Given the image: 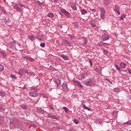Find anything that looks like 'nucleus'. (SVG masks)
<instances>
[{
  "mask_svg": "<svg viewBox=\"0 0 131 131\" xmlns=\"http://www.w3.org/2000/svg\"><path fill=\"white\" fill-rule=\"evenodd\" d=\"M37 89H36V88H32L31 91L29 93L30 96H31V97H37Z\"/></svg>",
  "mask_w": 131,
  "mask_h": 131,
  "instance_id": "f257e3e1",
  "label": "nucleus"
},
{
  "mask_svg": "<svg viewBox=\"0 0 131 131\" xmlns=\"http://www.w3.org/2000/svg\"><path fill=\"white\" fill-rule=\"evenodd\" d=\"M22 123L20 120H17L16 123H13L14 128H20L21 127Z\"/></svg>",
  "mask_w": 131,
  "mask_h": 131,
  "instance_id": "f03ea898",
  "label": "nucleus"
},
{
  "mask_svg": "<svg viewBox=\"0 0 131 131\" xmlns=\"http://www.w3.org/2000/svg\"><path fill=\"white\" fill-rule=\"evenodd\" d=\"M101 14H100V17L102 20H104L105 19V8L103 7H102L101 8Z\"/></svg>",
  "mask_w": 131,
  "mask_h": 131,
  "instance_id": "7ed1b4c3",
  "label": "nucleus"
},
{
  "mask_svg": "<svg viewBox=\"0 0 131 131\" xmlns=\"http://www.w3.org/2000/svg\"><path fill=\"white\" fill-rule=\"evenodd\" d=\"M62 45L64 47H71V43H70L69 41H67V40H63L62 41Z\"/></svg>",
  "mask_w": 131,
  "mask_h": 131,
  "instance_id": "20e7f679",
  "label": "nucleus"
},
{
  "mask_svg": "<svg viewBox=\"0 0 131 131\" xmlns=\"http://www.w3.org/2000/svg\"><path fill=\"white\" fill-rule=\"evenodd\" d=\"M85 82L86 85H89V86H91L93 85V81L91 79H86Z\"/></svg>",
  "mask_w": 131,
  "mask_h": 131,
  "instance_id": "39448f33",
  "label": "nucleus"
},
{
  "mask_svg": "<svg viewBox=\"0 0 131 131\" xmlns=\"http://www.w3.org/2000/svg\"><path fill=\"white\" fill-rule=\"evenodd\" d=\"M61 13H62V14H64V15H66L67 17H70V13H69V12H68L67 11L65 10L64 9H61Z\"/></svg>",
  "mask_w": 131,
  "mask_h": 131,
  "instance_id": "423d86ee",
  "label": "nucleus"
},
{
  "mask_svg": "<svg viewBox=\"0 0 131 131\" xmlns=\"http://www.w3.org/2000/svg\"><path fill=\"white\" fill-rule=\"evenodd\" d=\"M13 9H15V10H17L18 12H21L22 11V8L19 7V5L18 4H15L14 7Z\"/></svg>",
  "mask_w": 131,
  "mask_h": 131,
  "instance_id": "0eeeda50",
  "label": "nucleus"
},
{
  "mask_svg": "<svg viewBox=\"0 0 131 131\" xmlns=\"http://www.w3.org/2000/svg\"><path fill=\"white\" fill-rule=\"evenodd\" d=\"M102 38L103 40H108L109 39V36L106 34H103L102 36Z\"/></svg>",
  "mask_w": 131,
  "mask_h": 131,
  "instance_id": "6e6552de",
  "label": "nucleus"
},
{
  "mask_svg": "<svg viewBox=\"0 0 131 131\" xmlns=\"http://www.w3.org/2000/svg\"><path fill=\"white\" fill-rule=\"evenodd\" d=\"M48 117H49V118H51V119H57V116L55 115H53L48 114Z\"/></svg>",
  "mask_w": 131,
  "mask_h": 131,
  "instance_id": "1a4fd4ad",
  "label": "nucleus"
},
{
  "mask_svg": "<svg viewBox=\"0 0 131 131\" xmlns=\"http://www.w3.org/2000/svg\"><path fill=\"white\" fill-rule=\"evenodd\" d=\"M110 3H111V0H104L103 1V4L104 6H106V7H108L109 5H110Z\"/></svg>",
  "mask_w": 131,
  "mask_h": 131,
  "instance_id": "9d476101",
  "label": "nucleus"
},
{
  "mask_svg": "<svg viewBox=\"0 0 131 131\" xmlns=\"http://www.w3.org/2000/svg\"><path fill=\"white\" fill-rule=\"evenodd\" d=\"M90 23H91V25L92 26V27L94 28V29H96L97 27H96V21H95V20H92L90 21Z\"/></svg>",
  "mask_w": 131,
  "mask_h": 131,
  "instance_id": "9b49d317",
  "label": "nucleus"
},
{
  "mask_svg": "<svg viewBox=\"0 0 131 131\" xmlns=\"http://www.w3.org/2000/svg\"><path fill=\"white\" fill-rule=\"evenodd\" d=\"M120 67L121 69H125V68L126 67V64L124 62H121L120 64Z\"/></svg>",
  "mask_w": 131,
  "mask_h": 131,
  "instance_id": "f8f14e48",
  "label": "nucleus"
},
{
  "mask_svg": "<svg viewBox=\"0 0 131 131\" xmlns=\"http://www.w3.org/2000/svg\"><path fill=\"white\" fill-rule=\"evenodd\" d=\"M114 10L117 12L119 15H120V12H119V7L117 6V5L114 8Z\"/></svg>",
  "mask_w": 131,
  "mask_h": 131,
  "instance_id": "ddd939ff",
  "label": "nucleus"
},
{
  "mask_svg": "<svg viewBox=\"0 0 131 131\" xmlns=\"http://www.w3.org/2000/svg\"><path fill=\"white\" fill-rule=\"evenodd\" d=\"M71 6L72 9H73V10L74 11H76V10H77V8L76 7V5H75V4H74L73 3H71Z\"/></svg>",
  "mask_w": 131,
  "mask_h": 131,
  "instance_id": "4468645a",
  "label": "nucleus"
},
{
  "mask_svg": "<svg viewBox=\"0 0 131 131\" xmlns=\"http://www.w3.org/2000/svg\"><path fill=\"white\" fill-rule=\"evenodd\" d=\"M55 83L57 84V86L61 85V80L59 79H57L55 81Z\"/></svg>",
  "mask_w": 131,
  "mask_h": 131,
  "instance_id": "2eb2a0df",
  "label": "nucleus"
},
{
  "mask_svg": "<svg viewBox=\"0 0 131 131\" xmlns=\"http://www.w3.org/2000/svg\"><path fill=\"white\" fill-rule=\"evenodd\" d=\"M36 38H37V39H38L39 40H43V35L42 34L40 36H37Z\"/></svg>",
  "mask_w": 131,
  "mask_h": 131,
  "instance_id": "dca6fc26",
  "label": "nucleus"
},
{
  "mask_svg": "<svg viewBox=\"0 0 131 131\" xmlns=\"http://www.w3.org/2000/svg\"><path fill=\"white\" fill-rule=\"evenodd\" d=\"M28 37L30 40H33L35 38V36L34 35H29Z\"/></svg>",
  "mask_w": 131,
  "mask_h": 131,
  "instance_id": "f3484780",
  "label": "nucleus"
},
{
  "mask_svg": "<svg viewBox=\"0 0 131 131\" xmlns=\"http://www.w3.org/2000/svg\"><path fill=\"white\" fill-rule=\"evenodd\" d=\"M82 107L84 108V109H85L86 110H88V111H92V109H91V108L85 106V105L83 104L82 105Z\"/></svg>",
  "mask_w": 131,
  "mask_h": 131,
  "instance_id": "a211bd4d",
  "label": "nucleus"
},
{
  "mask_svg": "<svg viewBox=\"0 0 131 131\" xmlns=\"http://www.w3.org/2000/svg\"><path fill=\"white\" fill-rule=\"evenodd\" d=\"M60 56L61 57V58H62V59H63L64 60H68V57L64 54H61Z\"/></svg>",
  "mask_w": 131,
  "mask_h": 131,
  "instance_id": "6ab92c4d",
  "label": "nucleus"
},
{
  "mask_svg": "<svg viewBox=\"0 0 131 131\" xmlns=\"http://www.w3.org/2000/svg\"><path fill=\"white\" fill-rule=\"evenodd\" d=\"M105 45H107V43H104L103 42H98V46L99 47H102V46H105Z\"/></svg>",
  "mask_w": 131,
  "mask_h": 131,
  "instance_id": "aec40b11",
  "label": "nucleus"
},
{
  "mask_svg": "<svg viewBox=\"0 0 131 131\" xmlns=\"http://www.w3.org/2000/svg\"><path fill=\"white\" fill-rule=\"evenodd\" d=\"M81 12L82 15H85L88 14V11L85 10V9H82L81 10Z\"/></svg>",
  "mask_w": 131,
  "mask_h": 131,
  "instance_id": "412c9836",
  "label": "nucleus"
},
{
  "mask_svg": "<svg viewBox=\"0 0 131 131\" xmlns=\"http://www.w3.org/2000/svg\"><path fill=\"white\" fill-rule=\"evenodd\" d=\"M21 108H22L24 110H26L27 109V106L26 104H21L20 105Z\"/></svg>",
  "mask_w": 131,
  "mask_h": 131,
  "instance_id": "4be33fe9",
  "label": "nucleus"
},
{
  "mask_svg": "<svg viewBox=\"0 0 131 131\" xmlns=\"http://www.w3.org/2000/svg\"><path fill=\"white\" fill-rule=\"evenodd\" d=\"M68 38L70 40H73V39L74 38V36H73L72 35L68 34Z\"/></svg>",
  "mask_w": 131,
  "mask_h": 131,
  "instance_id": "5701e85b",
  "label": "nucleus"
},
{
  "mask_svg": "<svg viewBox=\"0 0 131 131\" xmlns=\"http://www.w3.org/2000/svg\"><path fill=\"white\" fill-rule=\"evenodd\" d=\"M114 92H116V93H119L120 92V89L118 88H116L113 89Z\"/></svg>",
  "mask_w": 131,
  "mask_h": 131,
  "instance_id": "b1692460",
  "label": "nucleus"
},
{
  "mask_svg": "<svg viewBox=\"0 0 131 131\" xmlns=\"http://www.w3.org/2000/svg\"><path fill=\"white\" fill-rule=\"evenodd\" d=\"M49 18H54V14L52 13H49L47 15Z\"/></svg>",
  "mask_w": 131,
  "mask_h": 131,
  "instance_id": "393cba45",
  "label": "nucleus"
},
{
  "mask_svg": "<svg viewBox=\"0 0 131 131\" xmlns=\"http://www.w3.org/2000/svg\"><path fill=\"white\" fill-rule=\"evenodd\" d=\"M62 88L63 89V90H67V89H68V87L67 86V84L63 83Z\"/></svg>",
  "mask_w": 131,
  "mask_h": 131,
  "instance_id": "a878e982",
  "label": "nucleus"
},
{
  "mask_svg": "<svg viewBox=\"0 0 131 131\" xmlns=\"http://www.w3.org/2000/svg\"><path fill=\"white\" fill-rule=\"evenodd\" d=\"M35 4L36 5H37V6H40L42 5V3H40V2H39V1H36L35 2Z\"/></svg>",
  "mask_w": 131,
  "mask_h": 131,
  "instance_id": "bb28decb",
  "label": "nucleus"
},
{
  "mask_svg": "<svg viewBox=\"0 0 131 131\" xmlns=\"http://www.w3.org/2000/svg\"><path fill=\"white\" fill-rule=\"evenodd\" d=\"M82 39L83 40V45H86V38L85 37H83V38H82Z\"/></svg>",
  "mask_w": 131,
  "mask_h": 131,
  "instance_id": "cd10ccee",
  "label": "nucleus"
},
{
  "mask_svg": "<svg viewBox=\"0 0 131 131\" xmlns=\"http://www.w3.org/2000/svg\"><path fill=\"white\" fill-rule=\"evenodd\" d=\"M0 9L2 10L3 13H4V14H6L7 13V11H6V10H5V8H4L3 7H1Z\"/></svg>",
  "mask_w": 131,
  "mask_h": 131,
  "instance_id": "c85d7f7f",
  "label": "nucleus"
},
{
  "mask_svg": "<svg viewBox=\"0 0 131 131\" xmlns=\"http://www.w3.org/2000/svg\"><path fill=\"white\" fill-rule=\"evenodd\" d=\"M0 96H2V97H5V96H6V92L4 91H1V93H0Z\"/></svg>",
  "mask_w": 131,
  "mask_h": 131,
  "instance_id": "c756f323",
  "label": "nucleus"
},
{
  "mask_svg": "<svg viewBox=\"0 0 131 131\" xmlns=\"http://www.w3.org/2000/svg\"><path fill=\"white\" fill-rule=\"evenodd\" d=\"M10 77H11V78H13V79H17V77L16 76V75H13V74L10 75Z\"/></svg>",
  "mask_w": 131,
  "mask_h": 131,
  "instance_id": "7c9ffc66",
  "label": "nucleus"
},
{
  "mask_svg": "<svg viewBox=\"0 0 131 131\" xmlns=\"http://www.w3.org/2000/svg\"><path fill=\"white\" fill-rule=\"evenodd\" d=\"M115 67L117 69V70H118V71H120L121 70V68H120V67H118V66L117 64L115 65Z\"/></svg>",
  "mask_w": 131,
  "mask_h": 131,
  "instance_id": "2f4dec72",
  "label": "nucleus"
},
{
  "mask_svg": "<svg viewBox=\"0 0 131 131\" xmlns=\"http://www.w3.org/2000/svg\"><path fill=\"white\" fill-rule=\"evenodd\" d=\"M28 60L29 61H30L31 62H33V61H34V59H33V58H31V57H29H29H28Z\"/></svg>",
  "mask_w": 131,
  "mask_h": 131,
  "instance_id": "473e14b6",
  "label": "nucleus"
},
{
  "mask_svg": "<svg viewBox=\"0 0 131 131\" xmlns=\"http://www.w3.org/2000/svg\"><path fill=\"white\" fill-rule=\"evenodd\" d=\"M4 70V66L2 64H0V72H2Z\"/></svg>",
  "mask_w": 131,
  "mask_h": 131,
  "instance_id": "72a5a7b5",
  "label": "nucleus"
},
{
  "mask_svg": "<svg viewBox=\"0 0 131 131\" xmlns=\"http://www.w3.org/2000/svg\"><path fill=\"white\" fill-rule=\"evenodd\" d=\"M62 109H64L65 112H66V113H67V112H68V111H69L68 108L66 107V106L63 107Z\"/></svg>",
  "mask_w": 131,
  "mask_h": 131,
  "instance_id": "f704fd0d",
  "label": "nucleus"
},
{
  "mask_svg": "<svg viewBox=\"0 0 131 131\" xmlns=\"http://www.w3.org/2000/svg\"><path fill=\"white\" fill-rule=\"evenodd\" d=\"M37 111L39 113H41L42 112V110L41 109V108L39 107V108H37Z\"/></svg>",
  "mask_w": 131,
  "mask_h": 131,
  "instance_id": "c9c22d12",
  "label": "nucleus"
},
{
  "mask_svg": "<svg viewBox=\"0 0 131 131\" xmlns=\"http://www.w3.org/2000/svg\"><path fill=\"white\" fill-rule=\"evenodd\" d=\"M74 122H75V123L76 124H78L79 121H78V120H77V119H74L73 120Z\"/></svg>",
  "mask_w": 131,
  "mask_h": 131,
  "instance_id": "e433bc0d",
  "label": "nucleus"
},
{
  "mask_svg": "<svg viewBox=\"0 0 131 131\" xmlns=\"http://www.w3.org/2000/svg\"><path fill=\"white\" fill-rule=\"evenodd\" d=\"M102 50H103V53H104V54H105V55H107V54H108V50H106V49H102Z\"/></svg>",
  "mask_w": 131,
  "mask_h": 131,
  "instance_id": "4c0bfd02",
  "label": "nucleus"
},
{
  "mask_svg": "<svg viewBox=\"0 0 131 131\" xmlns=\"http://www.w3.org/2000/svg\"><path fill=\"white\" fill-rule=\"evenodd\" d=\"M73 82H74L76 85H78L80 83L78 81H75L74 80H73Z\"/></svg>",
  "mask_w": 131,
  "mask_h": 131,
  "instance_id": "58836bf2",
  "label": "nucleus"
},
{
  "mask_svg": "<svg viewBox=\"0 0 131 131\" xmlns=\"http://www.w3.org/2000/svg\"><path fill=\"white\" fill-rule=\"evenodd\" d=\"M125 124H128L129 125H131V120H129V121H128L126 122H125L124 123V125H125Z\"/></svg>",
  "mask_w": 131,
  "mask_h": 131,
  "instance_id": "ea45409f",
  "label": "nucleus"
},
{
  "mask_svg": "<svg viewBox=\"0 0 131 131\" xmlns=\"http://www.w3.org/2000/svg\"><path fill=\"white\" fill-rule=\"evenodd\" d=\"M18 6H19V7H21V8H24V7H25V6L24 4H22L21 3H18Z\"/></svg>",
  "mask_w": 131,
  "mask_h": 131,
  "instance_id": "a19ab883",
  "label": "nucleus"
},
{
  "mask_svg": "<svg viewBox=\"0 0 131 131\" xmlns=\"http://www.w3.org/2000/svg\"><path fill=\"white\" fill-rule=\"evenodd\" d=\"M78 25H79V24H78V23H77V22H75L74 24V26L75 27H76V28L78 27Z\"/></svg>",
  "mask_w": 131,
  "mask_h": 131,
  "instance_id": "79ce46f5",
  "label": "nucleus"
},
{
  "mask_svg": "<svg viewBox=\"0 0 131 131\" xmlns=\"http://www.w3.org/2000/svg\"><path fill=\"white\" fill-rule=\"evenodd\" d=\"M40 47H41V48H45V47H46V43H45V42L41 43Z\"/></svg>",
  "mask_w": 131,
  "mask_h": 131,
  "instance_id": "37998d69",
  "label": "nucleus"
},
{
  "mask_svg": "<svg viewBox=\"0 0 131 131\" xmlns=\"http://www.w3.org/2000/svg\"><path fill=\"white\" fill-rule=\"evenodd\" d=\"M97 71H98V72H100V71H101L102 70V68L100 67H98L96 68Z\"/></svg>",
  "mask_w": 131,
  "mask_h": 131,
  "instance_id": "c03bdc74",
  "label": "nucleus"
},
{
  "mask_svg": "<svg viewBox=\"0 0 131 131\" xmlns=\"http://www.w3.org/2000/svg\"><path fill=\"white\" fill-rule=\"evenodd\" d=\"M96 123L97 124H101V120H97L96 121Z\"/></svg>",
  "mask_w": 131,
  "mask_h": 131,
  "instance_id": "a18cd8bd",
  "label": "nucleus"
},
{
  "mask_svg": "<svg viewBox=\"0 0 131 131\" xmlns=\"http://www.w3.org/2000/svg\"><path fill=\"white\" fill-rule=\"evenodd\" d=\"M3 110H4V106H3V105L0 104V111H3Z\"/></svg>",
  "mask_w": 131,
  "mask_h": 131,
  "instance_id": "49530a36",
  "label": "nucleus"
},
{
  "mask_svg": "<svg viewBox=\"0 0 131 131\" xmlns=\"http://www.w3.org/2000/svg\"><path fill=\"white\" fill-rule=\"evenodd\" d=\"M90 11H91L93 13H96V9H91Z\"/></svg>",
  "mask_w": 131,
  "mask_h": 131,
  "instance_id": "de8ad7c7",
  "label": "nucleus"
},
{
  "mask_svg": "<svg viewBox=\"0 0 131 131\" xmlns=\"http://www.w3.org/2000/svg\"><path fill=\"white\" fill-rule=\"evenodd\" d=\"M1 55H2V56H3L4 57H6V56H7V54L4 52H2Z\"/></svg>",
  "mask_w": 131,
  "mask_h": 131,
  "instance_id": "09e8293b",
  "label": "nucleus"
},
{
  "mask_svg": "<svg viewBox=\"0 0 131 131\" xmlns=\"http://www.w3.org/2000/svg\"><path fill=\"white\" fill-rule=\"evenodd\" d=\"M85 78V77L84 76V75L82 74L81 76V79H84Z\"/></svg>",
  "mask_w": 131,
  "mask_h": 131,
  "instance_id": "8fccbe9b",
  "label": "nucleus"
},
{
  "mask_svg": "<svg viewBox=\"0 0 131 131\" xmlns=\"http://www.w3.org/2000/svg\"><path fill=\"white\" fill-rule=\"evenodd\" d=\"M78 86H79V88H81V89L83 88V86H82V84H80V83L78 85Z\"/></svg>",
  "mask_w": 131,
  "mask_h": 131,
  "instance_id": "3c124183",
  "label": "nucleus"
},
{
  "mask_svg": "<svg viewBox=\"0 0 131 131\" xmlns=\"http://www.w3.org/2000/svg\"><path fill=\"white\" fill-rule=\"evenodd\" d=\"M32 127H34V128H36V125H35V124H33L32 125Z\"/></svg>",
  "mask_w": 131,
  "mask_h": 131,
  "instance_id": "603ef678",
  "label": "nucleus"
},
{
  "mask_svg": "<svg viewBox=\"0 0 131 131\" xmlns=\"http://www.w3.org/2000/svg\"><path fill=\"white\" fill-rule=\"evenodd\" d=\"M50 108L51 110H54V107L52 105H50Z\"/></svg>",
  "mask_w": 131,
  "mask_h": 131,
  "instance_id": "864d4df0",
  "label": "nucleus"
},
{
  "mask_svg": "<svg viewBox=\"0 0 131 131\" xmlns=\"http://www.w3.org/2000/svg\"><path fill=\"white\" fill-rule=\"evenodd\" d=\"M127 70H128V73H129V74H131V70H130L129 69H128Z\"/></svg>",
  "mask_w": 131,
  "mask_h": 131,
  "instance_id": "5fc2aeb1",
  "label": "nucleus"
},
{
  "mask_svg": "<svg viewBox=\"0 0 131 131\" xmlns=\"http://www.w3.org/2000/svg\"><path fill=\"white\" fill-rule=\"evenodd\" d=\"M121 17H123V18H125V17H126V14H123L121 16Z\"/></svg>",
  "mask_w": 131,
  "mask_h": 131,
  "instance_id": "6e6d98bb",
  "label": "nucleus"
},
{
  "mask_svg": "<svg viewBox=\"0 0 131 131\" xmlns=\"http://www.w3.org/2000/svg\"><path fill=\"white\" fill-rule=\"evenodd\" d=\"M90 64H91V67L93 66V62H92L91 60H90Z\"/></svg>",
  "mask_w": 131,
  "mask_h": 131,
  "instance_id": "4d7b16f0",
  "label": "nucleus"
},
{
  "mask_svg": "<svg viewBox=\"0 0 131 131\" xmlns=\"http://www.w3.org/2000/svg\"><path fill=\"white\" fill-rule=\"evenodd\" d=\"M29 56H25L24 58L25 59H27V60L28 59Z\"/></svg>",
  "mask_w": 131,
  "mask_h": 131,
  "instance_id": "13d9d810",
  "label": "nucleus"
},
{
  "mask_svg": "<svg viewBox=\"0 0 131 131\" xmlns=\"http://www.w3.org/2000/svg\"><path fill=\"white\" fill-rule=\"evenodd\" d=\"M120 19L121 20H123V17H122V16H121Z\"/></svg>",
  "mask_w": 131,
  "mask_h": 131,
  "instance_id": "bf43d9fd",
  "label": "nucleus"
},
{
  "mask_svg": "<svg viewBox=\"0 0 131 131\" xmlns=\"http://www.w3.org/2000/svg\"><path fill=\"white\" fill-rule=\"evenodd\" d=\"M49 69H53V67L52 66H50L49 68Z\"/></svg>",
  "mask_w": 131,
  "mask_h": 131,
  "instance_id": "052dcab7",
  "label": "nucleus"
},
{
  "mask_svg": "<svg viewBox=\"0 0 131 131\" xmlns=\"http://www.w3.org/2000/svg\"><path fill=\"white\" fill-rule=\"evenodd\" d=\"M108 81L110 82V83L111 84H112V82H111V81L110 80H108Z\"/></svg>",
  "mask_w": 131,
  "mask_h": 131,
  "instance_id": "680f3d73",
  "label": "nucleus"
},
{
  "mask_svg": "<svg viewBox=\"0 0 131 131\" xmlns=\"http://www.w3.org/2000/svg\"><path fill=\"white\" fill-rule=\"evenodd\" d=\"M26 89H27L26 86H25L23 87L24 90H26Z\"/></svg>",
  "mask_w": 131,
  "mask_h": 131,
  "instance_id": "e2e57ef3",
  "label": "nucleus"
},
{
  "mask_svg": "<svg viewBox=\"0 0 131 131\" xmlns=\"http://www.w3.org/2000/svg\"><path fill=\"white\" fill-rule=\"evenodd\" d=\"M57 1H58V0H54V3H57Z\"/></svg>",
  "mask_w": 131,
  "mask_h": 131,
  "instance_id": "0e129e2a",
  "label": "nucleus"
},
{
  "mask_svg": "<svg viewBox=\"0 0 131 131\" xmlns=\"http://www.w3.org/2000/svg\"><path fill=\"white\" fill-rule=\"evenodd\" d=\"M89 1V2H92V0H87Z\"/></svg>",
  "mask_w": 131,
  "mask_h": 131,
  "instance_id": "69168bd1",
  "label": "nucleus"
},
{
  "mask_svg": "<svg viewBox=\"0 0 131 131\" xmlns=\"http://www.w3.org/2000/svg\"><path fill=\"white\" fill-rule=\"evenodd\" d=\"M12 123H13L12 122H10V124H12Z\"/></svg>",
  "mask_w": 131,
  "mask_h": 131,
  "instance_id": "338daca9",
  "label": "nucleus"
},
{
  "mask_svg": "<svg viewBox=\"0 0 131 131\" xmlns=\"http://www.w3.org/2000/svg\"><path fill=\"white\" fill-rule=\"evenodd\" d=\"M3 1H4V2H6V0H3Z\"/></svg>",
  "mask_w": 131,
  "mask_h": 131,
  "instance_id": "774afa93",
  "label": "nucleus"
}]
</instances>
